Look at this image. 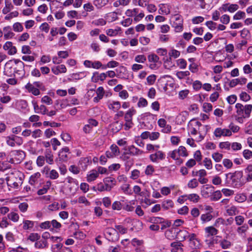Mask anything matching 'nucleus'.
I'll return each instance as SVG.
<instances>
[{"label": "nucleus", "mask_w": 252, "mask_h": 252, "mask_svg": "<svg viewBox=\"0 0 252 252\" xmlns=\"http://www.w3.org/2000/svg\"><path fill=\"white\" fill-rule=\"evenodd\" d=\"M9 71L10 73L24 74V63L21 61L15 60L9 61L5 65V72Z\"/></svg>", "instance_id": "nucleus-1"}, {"label": "nucleus", "mask_w": 252, "mask_h": 252, "mask_svg": "<svg viewBox=\"0 0 252 252\" xmlns=\"http://www.w3.org/2000/svg\"><path fill=\"white\" fill-rule=\"evenodd\" d=\"M6 180L8 186L17 188L22 184V175L20 172L15 171L9 174Z\"/></svg>", "instance_id": "nucleus-2"}, {"label": "nucleus", "mask_w": 252, "mask_h": 252, "mask_svg": "<svg viewBox=\"0 0 252 252\" xmlns=\"http://www.w3.org/2000/svg\"><path fill=\"white\" fill-rule=\"evenodd\" d=\"M243 176L242 171H236L232 173H229L225 174L226 178H230L232 185L235 188L241 187L244 184L242 179Z\"/></svg>", "instance_id": "nucleus-3"}, {"label": "nucleus", "mask_w": 252, "mask_h": 252, "mask_svg": "<svg viewBox=\"0 0 252 252\" xmlns=\"http://www.w3.org/2000/svg\"><path fill=\"white\" fill-rule=\"evenodd\" d=\"M237 109L236 113L239 116H243L244 118H249L252 110V105L248 104L245 106L241 103H237L235 105Z\"/></svg>", "instance_id": "nucleus-4"}, {"label": "nucleus", "mask_w": 252, "mask_h": 252, "mask_svg": "<svg viewBox=\"0 0 252 252\" xmlns=\"http://www.w3.org/2000/svg\"><path fill=\"white\" fill-rule=\"evenodd\" d=\"M10 156L11 157L9 162L12 163H20L25 158V153L22 150H14L10 152Z\"/></svg>", "instance_id": "nucleus-5"}, {"label": "nucleus", "mask_w": 252, "mask_h": 252, "mask_svg": "<svg viewBox=\"0 0 252 252\" xmlns=\"http://www.w3.org/2000/svg\"><path fill=\"white\" fill-rule=\"evenodd\" d=\"M202 126L201 124L198 121H190L188 124V130L192 135H196L197 133L200 134V139H203L204 137L201 135L200 131V127Z\"/></svg>", "instance_id": "nucleus-6"}, {"label": "nucleus", "mask_w": 252, "mask_h": 252, "mask_svg": "<svg viewBox=\"0 0 252 252\" xmlns=\"http://www.w3.org/2000/svg\"><path fill=\"white\" fill-rule=\"evenodd\" d=\"M125 14L128 17H134V20L136 22L141 20L145 15L143 11L139 12V9L137 8L126 10Z\"/></svg>", "instance_id": "nucleus-7"}, {"label": "nucleus", "mask_w": 252, "mask_h": 252, "mask_svg": "<svg viewBox=\"0 0 252 252\" xmlns=\"http://www.w3.org/2000/svg\"><path fill=\"white\" fill-rule=\"evenodd\" d=\"M114 179L111 177L106 178L104 180L105 185L102 183H98L96 186V189L99 191H110L112 187L108 185V183L113 182Z\"/></svg>", "instance_id": "nucleus-8"}, {"label": "nucleus", "mask_w": 252, "mask_h": 252, "mask_svg": "<svg viewBox=\"0 0 252 252\" xmlns=\"http://www.w3.org/2000/svg\"><path fill=\"white\" fill-rule=\"evenodd\" d=\"M214 134L216 137L220 138L221 136H230L232 135V132L229 129L218 127L215 129Z\"/></svg>", "instance_id": "nucleus-9"}, {"label": "nucleus", "mask_w": 252, "mask_h": 252, "mask_svg": "<svg viewBox=\"0 0 252 252\" xmlns=\"http://www.w3.org/2000/svg\"><path fill=\"white\" fill-rule=\"evenodd\" d=\"M105 235L108 240L114 241L117 239L116 230L112 227L107 228L104 231Z\"/></svg>", "instance_id": "nucleus-10"}, {"label": "nucleus", "mask_w": 252, "mask_h": 252, "mask_svg": "<svg viewBox=\"0 0 252 252\" xmlns=\"http://www.w3.org/2000/svg\"><path fill=\"white\" fill-rule=\"evenodd\" d=\"M214 187L211 185H206L203 186L201 190V195L205 198L210 197Z\"/></svg>", "instance_id": "nucleus-11"}, {"label": "nucleus", "mask_w": 252, "mask_h": 252, "mask_svg": "<svg viewBox=\"0 0 252 252\" xmlns=\"http://www.w3.org/2000/svg\"><path fill=\"white\" fill-rule=\"evenodd\" d=\"M92 163L91 158L89 157L81 158L78 162V166L81 170L85 171L88 165Z\"/></svg>", "instance_id": "nucleus-12"}, {"label": "nucleus", "mask_w": 252, "mask_h": 252, "mask_svg": "<svg viewBox=\"0 0 252 252\" xmlns=\"http://www.w3.org/2000/svg\"><path fill=\"white\" fill-rule=\"evenodd\" d=\"M69 148L67 147H64L59 153V158L63 161H66L69 158Z\"/></svg>", "instance_id": "nucleus-13"}, {"label": "nucleus", "mask_w": 252, "mask_h": 252, "mask_svg": "<svg viewBox=\"0 0 252 252\" xmlns=\"http://www.w3.org/2000/svg\"><path fill=\"white\" fill-rule=\"evenodd\" d=\"M164 158L165 155L161 151H158L156 153L150 156V159L154 162H157L158 160H162Z\"/></svg>", "instance_id": "nucleus-14"}, {"label": "nucleus", "mask_w": 252, "mask_h": 252, "mask_svg": "<svg viewBox=\"0 0 252 252\" xmlns=\"http://www.w3.org/2000/svg\"><path fill=\"white\" fill-rule=\"evenodd\" d=\"M32 104L35 113H41L43 115H45L47 113V109L45 105H41L40 106H38L37 103L35 102H32Z\"/></svg>", "instance_id": "nucleus-15"}, {"label": "nucleus", "mask_w": 252, "mask_h": 252, "mask_svg": "<svg viewBox=\"0 0 252 252\" xmlns=\"http://www.w3.org/2000/svg\"><path fill=\"white\" fill-rule=\"evenodd\" d=\"M25 88L29 91V92L31 93L34 95H38L40 94L39 89L35 88L33 85L30 83H28L25 86Z\"/></svg>", "instance_id": "nucleus-16"}, {"label": "nucleus", "mask_w": 252, "mask_h": 252, "mask_svg": "<svg viewBox=\"0 0 252 252\" xmlns=\"http://www.w3.org/2000/svg\"><path fill=\"white\" fill-rule=\"evenodd\" d=\"M51 70L55 75H58L60 73H65L66 68L64 64H61L52 67Z\"/></svg>", "instance_id": "nucleus-17"}, {"label": "nucleus", "mask_w": 252, "mask_h": 252, "mask_svg": "<svg viewBox=\"0 0 252 252\" xmlns=\"http://www.w3.org/2000/svg\"><path fill=\"white\" fill-rule=\"evenodd\" d=\"M107 75L105 73H102L100 74H98L97 72H94L93 74V76L92 77V80L93 82L96 83L99 80L101 81H104Z\"/></svg>", "instance_id": "nucleus-18"}, {"label": "nucleus", "mask_w": 252, "mask_h": 252, "mask_svg": "<svg viewBox=\"0 0 252 252\" xmlns=\"http://www.w3.org/2000/svg\"><path fill=\"white\" fill-rule=\"evenodd\" d=\"M121 106V103L118 101H113L108 103V108L114 112L118 111L120 109Z\"/></svg>", "instance_id": "nucleus-19"}, {"label": "nucleus", "mask_w": 252, "mask_h": 252, "mask_svg": "<svg viewBox=\"0 0 252 252\" xmlns=\"http://www.w3.org/2000/svg\"><path fill=\"white\" fill-rule=\"evenodd\" d=\"M98 177V172L95 170H92L87 175V180L88 182H91L94 181Z\"/></svg>", "instance_id": "nucleus-20"}, {"label": "nucleus", "mask_w": 252, "mask_h": 252, "mask_svg": "<svg viewBox=\"0 0 252 252\" xmlns=\"http://www.w3.org/2000/svg\"><path fill=\"white\" fill-rule=\"evenodd\" d=\"M226 212L229 216H234L239 213L237 207L234 205L225 206Z\"/></svg>", "instance_id": "nucleus-21"}, {"label": "nucleus", "mask_w": 252, "mask_h": 252, "mask_svg": "<svg viewBox=\"0 0 252 252\" xmlns=\"http://www.w3.org/2000/svg\"><path fill=\"white\" fill-rule=\"evenodd\" d=\"M246 174V180L249 182L252 181V164H249L244 170Z\"/></svg>", "instance_id": "nucleus-22"}, {"label": "nucleus", "mask_w": 252, "mask_h": 252, "mask_svg": "<svg viewBox=\"0 0 252 252\" xmlns=\"http://www.w3.org/2000/svg\"><path fill=\"white\" fill-rule=\"evenodd\" d=\"M135 113L136 110L133 108L129 109L125 115V121L128 122L132 121V117Z\"/></svg>", "instance_id": "nucleus-23"}, {"label": "nucleus", "mask_w": 252, "mask_h": 252, "mask_svg": "<svg viewBox=\"0 0 252 252\" xmlns=\"http://www.w3.org/2000/svg\"><path fill=\"white\" fill-rule=\"evenodd\" d=\"M127 152L129 153V155L132 156H136L141 155L143 152L139 149L136 148L133 145H131L127 148Z\"/></svg>", "instance_id": "nucleus-24"}, {"label": "nucleus", "mask_w": 252, "mask_h": 252, "mask_svg": "<svg viewBox=\"0 0 252 252\" xmlns=\"http://www.w3.org/2000/svg\"><path fill=\"white\" fill-rule=\"evenodd\" d=\"M46 162L49 164L53 163V155L50 150L47 149L45 152V157Z\"/></svg>", "instance_id": "nucleus-25"}, {"label": "nucleus", "mask_w": 252, "mask_h": 252, "mask_svg": "<svg viewBox=\"0 0 252 252\" xmlns=\"http://www.w3.org/2000/svg\"><path fill=\"white\" fill-rule=\"evenodd\" d=\"M221 196L222 194L220 190L213 191L210 199L212 201H217L220 199Z\"/></svg>", "instance_id": "nucleus-26"}, {"label": "nucleus", "mask_w": 252, "mask_h": 252, "mask_svg": "<svg viewBox=\"0 0 252 252\" xmlns=\"http://www.w3.org/2000/svg\"><path fill=\"white\" fill-rule=\"evenodd\" d=\"M13 8L14 6L12 4L11 2L8 0H5V6L2 10V13L6 14L9 12Z\"/></svg>", "instance_id": "nucleus-27"}, {"label": "nucleus", "mask_w": 252, "mask_h": 252, "mask_svg": "<svg viewBox=\"0 0 252 252\" xmlns=\"http://www.w3.org/2000/svg\"><path fill=\"white\" fill-rule=\"evenodd\" d=\"M183 197H186V199H189V201L197 203L198 202L200 197L196 193H191L189 195H183Z\"/></svg>", "instance_id": "nucleus-28"}, {"label": "nucleus", "mask_w": 252, "mask_h": 252, "mask_svg": "<svg viewBox=\"0 0 252 252\" xmlns=\"http://www.w3.org/2000/svg\"><path fill=\"white\" fill-rule=\"evenodd\" d=\"M174 206V203L171 200H166L162 201L161 207L164 210H168L173 208Z\"/></svg>", "instance_id": "nucleus-29"}, {"label": "nucleus", "mask_w": 252, "mask_h": 252, "mask_svg": "<svg viewBox=\"0 0 252 252\" xmlns=\"http://www.w3.org/2000/svg\"><path fill=\"white\" fill-rule=\"evenodd\" d=\"M40 173L39 172H36L33 174L30 177L29 183L31 185L34 186L36 183H37L38 179L40 178Z\"/></svg>", "instance_id": "nucleus-30"}, {"label": "nucleus", "mask_w": 252, "mask_h": 252, "mask_svg": "<svg viewBox=\"0 0 252 252\" xmlns=\"http://www.w3.org/2000/svg\"><path fill=\"white\" fill-rule=\"evenodd\" d=\"M35 247L37 249H43L48 246L47 241L45 239H41L35 243Z\"/></svg>", "instance_id": "nucleus-31"}, {"label": "nucleus", "mask_w": 252, "mask_h": 252, "mask_svg": "<svg viewBox=\"0 0 252 252\" xmlns=\"http://www.w3.org/2000/svg\"><path fill=\"white\" fill-rule=\"evenodd\" d=\"M205 231L208 234V236L216 235L218 233V230L214 226H208L205 228Z\"/></svg>", "instance_id": "nucleus-32"}, {"label": "nucleus", "mask_w": 252, "mask_h": 252, "mask_svg": "<svg viewBox=\"0 0 252 252\" xmlns=\"http://www.w3.org/2000/svg\"><path fill=\"white\" fill-rule=\"evenodd\" d=\"M34 221L30 220H24L23 228L24 230L31 229L34 226Z\"/></svg>", "instance_id": "nucleus-33"}, {"label": "nucleus", "mask_w": 252, "mask_h": 252, "mask_svg": "<svg viewBox=\"0 0 252 252\" xmlns=\"http://www.w3.org/2000/svg\"><path fill=\"white\" fill-rule=\"evenodd\" d=\"M220 245L223 249H229L231 246V243L225 239H223L219 241Z\"/></svg>", "instance_id": "nucleus-34"}, {"label": "nucleus", "mask_w": 252, "mask_h": 252, "mask_svg": "<svg viewBox=\"0 0 252 252\" xmlns=\"http://www.w3.org/2000/svg\"><path fill=\"white\" fill-rule=\"evenodd\" d=\"M175 230L174 228H172L167 230L165 232V237L169 239L173 240L175 238Z\"/></svg>", "instance_id": "nucleus-35"}, {"label": "nucleus", "mask_w": 252, "mask_h": 252, "mask_svg": "<svg viewBox=\"0 0 252 252\" xmlns=\"http://www.w3.org/2000/svg\"><path fill=\"white\" fill-rule=\"evenodd\" d=\"M177 233V238L181 241H184L189 234L188 232L185 230H180Z\"/></svg>", "instance_id": "nucleus-36"}, {"label": "nucleus", "mask_w": 252, "mask_h": 252, "mask_svg": "<svg viewBox=\"0 0 252 252\" xmlns=\"http://www.w3.org/2000/svg\"><path fill=\"white\" fill-rule=\"evenodd\" d=\"M123 126L122 123H120L118 121H116L112 125V130L114 132H117L122 129Z\"/></svg>", "instance_id": "nucleus-37"}, {"label": "nucleus", "mask_w": 252, "mask_h": 252, "mask_svg": "<svg viewBox=\"0 0 252 252\" xmlns=\"http://www.w3.org/2000/svg\"><path fill=\"white\" fill-rule=\"evenodd\" d=\"M213 219V216L210 213H207L201 215L200 220L202 223L210 221Z\"/></svg>", "instance_id": "nucleus-38"}, {"label": "nucleus", "mask_w": 252, "mask_h": 252, "mask_svg": "<svg viewBox=\"0 0 252 252\" xmlns=\"http://www.w3.org/2000/svg\"><path fill=\"white\" fill-rule=\"evenodd\" d=\"M123 205L121 201H115L112 205V209L114 211H121L123 209Z\"/></svg>", "instance_id": "nucleus-39"}, {"label": "nucleus", "mask_w": 252, "mask_h": 252, "mask_svg": "<svg viewBox=\"0 0 252 252\" xmlns=\"http://www.w3.org/2000/svg\"><path fill=\"white\" fill-rule=\"evenodd\" d=\"M7 218L14 222L18 221L19 219V215L14 212L9 213Z\"/></svg>", "instance_id": "nucleus-40"}, {"label": "nucleus", "mask_w": 252, "mask_h": 252, "mask_svg": "<svg viewBox=\"0 0 252 252\" xmlns=\"http://www.w3.org/2000/svg\"><path fill=\"white\" fill-rule=\"evenodd\" d=\"M108 2V0H94V4L97 8H101L106 5Z\"/></svg>", "instance_id": "nucleus-41"}, {"label": "nucleus", "mask_w": 252, "mask_h": 252, "mask_svg": "<svg viewBox=\"0 0 252 252\" xmlns=\"http://www.w3.org/2000/svg\"><path fill=\"white\" fill-rule=\"evenodd\" d=\"M171 246L173 248L171 252H177L179 249L182 250L181 247L183 246V245L181 242H174L171 244Z\"/></svg>", "instance_id": "nucleus-42"}, {"label": "nucleus", "mask_w": 252, "mask_h": 252, "mask_svg": "<svg viewBox=\"0 0 252 252\" xmlns=\"http://www.w3.org/2000/svg\"><path fill=\"white\" fill-rule=\"evenodd\" d=\"M177 151L178 152V156H179V157L181 156L186 157L188 156L186 148L184 146H180L177 149Z\"/></svg>", "instance_id": "nucleus-43"}, {"label": "nucleus", "mask_w": 252, "mask_h": 252, "mask_svg": "<svg viewBox=\"0 0 252 252\" xmlns=\"http://www.w3.org/2000/svg\"><path fill=\"white\" fill-rule=\"evenodd\" d=\"M204 166L208 170H210L213 168V164L211 160L208 158H205L203 160Z\"/></svg>", "instance_id": "nucleus-44"}, {"label": "nucleus", "mask_w": 252, "mask_h": 252, "mask_svg": "<svg viewBox=\"0 0 252 252\" xmlns=\"http://www.w3.org/2000/svg\"><path fill=\"white\" fill-rule=\"evenodd\" d=\"M212 158L217 162H219L221 161L223 158V155L218 152H215L212 154Z\"/></svg>", "instance_id": "nucleus-45"}, {"label": "nucleus", "mask_w": 252, "mask_h": 252, "mask_svg": "<svg viewBox=\"0 0 252 252\" xmlns=\"http://www.w3.org/2000/svg\"><path fill=\"white\" fill-rule=\"evenodd\" d=\"M118 13L115 12L109 13L107 15V19L110 22H113L117 19Z\"/></svg>", "instance_id": "nucleus-46"}, {"label": "nucleus", "mask_w": 252, "mask_h": 252, "mask_svg": "<svg viewBox=\"0 0 252 252\" xmlns=\"http://www.w3.org/2000/svg\"><path fill=\"white\" fill-rule=\"evenodd\" d=\"M246 17V14L244 12L242 11H238L234 16L233 19L238 20L244 19Z\"/></svg>", "instance_id": "nucleus-47"}, {"label": "nucleus", "mask_w": 252, "mask_h": 252, "mask_svg": "<svg viewBox=\"0 0 252 252\" xmlns=\"http://www.w3.org/2000/svg\"><path fill=\"white\" fill-rule=\"evenodd\" d=\"M227 11L230 13H233L239 9V5L237 4H230L228 3Z\"/></svg>", "instance_id": "nucleus-48"}, {"label": "nucleus", "mask_w": 252, "mask_h": 252, "mask_svg": "<svg viewBox=\"0 0 252 252\" xmlns=\"http://www.w3.org/2000/svg\"><path fill=\"white\" fill-rule=\"evenodd\" d=\"M198 186V182L196 179H193L190 180L188 184V187L189 189H194Z\"/></svg>", "instance_id": "nucleus-49"}, {"label": "nucleus", "mask_w": 252, "mask_h": 252, "mask_svg": "<svg viewBox=\"0 0 252 252\" xmlns=\"http://www.w3.org/2000/svg\"><path fill=\"white\" fill-rule=\"evenodd\" d=\"M189 71H178L176 73V76L180 79H183L185 77L188 76L189 75Z\"/></svg>", "instance_id": "nucleus-50"}, {"label": "nucleus", "mask_w": 252, "mask_h": 252, "mask_svg": "<svg viewBox=\"0 0 252 252\" xmlns=\"http://www.w3.org/2000/svg\"><path fill=\"white\" fill-rule=\"evenodd\" d=\"M177 64L181 69H185L187 67V62L183 59H180L177 61Z\"/></svg>", "instance_id": "nucleus-51"}, {"label": "nucleus", "mask_w": 252, "mask_h": 252, "mask_svg": "<svg viewBox=\"0 0 252 252\" xmlns=\"http://www.w3.org/2000/svg\"><path fill=\"white\" fill-rule=\"evenodd\" d=\"M15 135H12L11 136H8L6 137V143L7 145L11 147H14L15 146Z\"/></svg>", "instance_id": "nucleus-52"}, {"label": "nucleus", "mask_w": 252, "mask_h": 252, "mask_svg": "<svg viewBox=\"0 0 252 252\" xmlns=\"http://www.w3.org/2000/svg\"><path fill=\"white\" fill-rule=\"evenodd\" d=\"M134 61L138 63H144L146 61V57L144 55H138L135 57Z\"/></svg>", "instance_id": "nucleus-53"}, {"label": "nucleus", "mask_w": 252, "mask_h": 252, "mask_svg": "<svg viewBox=\"0 0 252 252\" xmlns=\"http://www.w3.org/2000/svg\"><path fill=\"white\" fill-rule=\"evenodd\" d=\"M180 55V52L176 50L175 49H172L169 52V56L170 60H171V57H173L174 58H177L179 57Z\"/></svg>", "instance_id": "nucleus-54"}, {"label": "nucleus", "mask_w": 252, "mask_h": 252, "mask_svg": "<svg viewBox=\"0 0 252 252\" xmlns=\"http://www.w3.org/2000/svg\"><path fill=\"white\" fill-rule=\"evenodd\" d=\"M157 76L154 75H150L147 77V82L148 85H151L155 83L156 80Z\"/></svg>", "instance_id": "nucleus-55"}, {"label": "nucleus", "mask_w": 252, "mask_h": 252, "mask_svg": "<svg viewBox=\"0 0 252 252\" xmlns=\"http://www.w3.org/2000/svg\"><path fill=\"white\" fill-rule=\"evenodd\" d=\"M206 25L208 27L209 29L211 31H214L217 30V24L212 21L207 22L206 23Z\"/></svg>", "instance_id": "nucleus-56"}, {"label": "nucleus", "mask_w": 252, "mask_h": 252, "mask_svg": "<svg viewBox=\"0 0 252 252\" xmlns=\"http://www.w3.org/2000/svg\"><path fill=\"white\" fill-rule=\"evenodd\" d=\"M119 65V63H118L116 61H112L110 62H109L106 65H104V66H102V68L105 69L106 68V67H111L113 68L116 66H118Z\"/></svg>", "instance_id": "nucleus-57"}, {"label": "nucleus", "mask_w": 252, "mask_h": 252, "mask_svg": "<svg viewBox=\"0 0 252 252\" xmlns=\"http://www.w3.org/2000/svg\"><path fill=\"white\" fill-rule=\"evenodd\" d=\"M110 150L112 154L117 156L120 154V150L118 147L116 145H112L110 147Z\"/></svg>", "instance_id": "nucleus-58"}, {"label": "nucleus", "mask_w": 252, "mask_h": 252, "mask_svg": "<svg viewBox=\"0 0 252 252\" xmlns=\"http://www.w3.org/2000/svg\"><path fill=\"white\" fill-rule=\"evenodd\" d=\"M223 165L227 169L231 168L233 166L232 162L229 159L227 158H224L222 161Z\"/></svg>", "instance_id": "nucleus-59"}, {"label": "nucleus", "mask_w": 252, "mask_h": 252, "mask_svg": "<svg viewBox=\"0 0 252 252\" xmlns=\"http://www.w3.org/2000/svg\"><path fill=\"white\" fill-rule=\"evenodd\" d=\"M231 144L228 141L220 142L219 144V147L221 149L229 150Z\"/></svg>", "instance_id": "nucleus-60"}, {"label": "nucleus", "mask_w": 252, "mask_h": 252, "mask_svg": "<svg viewBox=\"0 0 252 252\" xmlns=\"http://www.w3.org/2000/svg\"><path fill=\"white\" fill-rule=\"evenodd\" d=\"M49 210L54 211L58 210L60 209L59 204L58 202H54L52 204L49 205L48 207Z\"/></svg>", "instance_id": "nucleus-61"}, {"label": "nucleus", "mask_w": 252, "mask_h": 252, "mask_svg": "<svg viewBox=\"0 0 252 252\" xmlns=\"http://www.w3.org/2000/svg\"><path fill=\"white\" fill-rule=\"evenodd\" d=\"M122 189L126 194L131 195L132 192L130 189V185L129 184H125L122 187Z\"/></svg>", "instance_id": "nucleus-62"}, {"label": "nucleus", "mask_w": 252, "mask_h": 252, "mask_svg": "<svg viewBox=\"0 0 252 252\" xmlns=\"http://www.w3.org/2000/svg\"><path fill=\"white\" fill-rule=\"evenodd\" d=\"M78 202L79 203L84 204L86 206H89L91 203L84 196H80L78 199Z\"/></svg>", "instance_id": "nucleus-63"}, {"label": "nucleus", "mask_w": 252, "mask_h": 252, "mask_svg": "<svg viewBox=\"0 0 252 252\" xmlns=\"http://www.w3.org/2000/svg\"><path fill=\"white\" fill-rule=\"evenodd\" d=\"M234 220L237 225H241L244 222L245 219L242 216H237L235 217Z\"/></svg>", "instance_id": "nucleus-64"}]
</instances>
